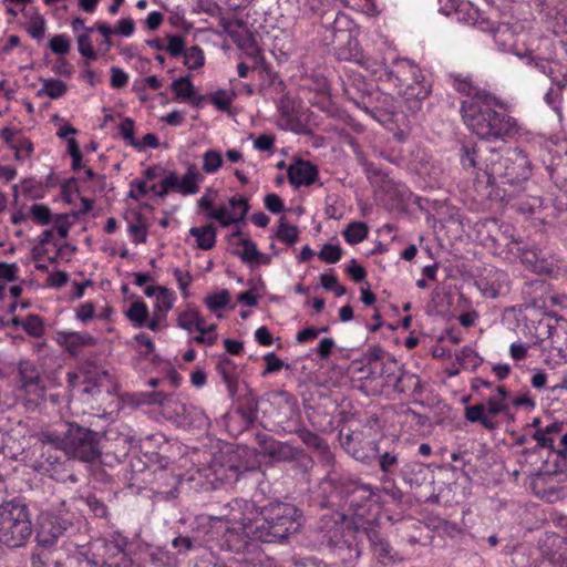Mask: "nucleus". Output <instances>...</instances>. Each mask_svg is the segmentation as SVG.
I'll return each instance as SVG.
<instances>
[{"label": "nucleus", "instance_id": "16", "mask_svg": "<svg viewBox=\"0 0 567 567\" xmlns=\"http://www.w3.org/2000/svg\"><path fill=\"white\" fill-rule=\"evenodd\" d=\"M533 484L535 487H542V496L549 503L567 497V481L548 471H538Z\"/></svg>", "mask_w": 567, "mask_h": 567}, {"label": "nucleus", "instance_id": "47", "mask_svg": "<svg viewBox=\"0 0 567 567\" xmlns=\"http://www.w3.org/2000/svg\"><path fill=\"white\" fill-rule=\"evenodd\" d=\"M223 166V157L220 152L208 150L203 154V171L207 174L216 173Z\"/></svg>", "mask_w": 567, "mask_h": 567}, {"label": "nucleus", "instance_id": "38", "mask_svg": "<svg viewBox=\"0 0 567 567\" xmlns=\"http://www.w3.org/2000/svg\"><path fill=\"white\" fill-rule=\"evenodd\" d=\"M42 87L38 91L39 95H47L51 99L62 97L66 91V84L59 79H41Z\"/></svg>", "mask_w": 567, "mask_h": 567}, {"label": "nucleus", "instance_id": "5", "mask_svg": "<svg viewBox=\"0 0 567 567\" xmlns=\"http://www.w3.org/2000/svg\"><path fill=\"white\" fill-rule=\"evenodd\" d=\"M501 158V150L488 146L484 141L463 144L461 148L462 167L474 175L478 182L493 185L494 172L497 161Z\"/></svg>", "mask_w": 567, "mask_h": 567}, {"label": "nucleus", "instance_id": "42", "mask_svg": "<svg viewBox=\"0 0 567 567\" xmlns=\"http://www.w3.org/2000/svg\"><path fill=\"white\" fill-rule=\"evenodd\" d=\"M460 365L465 370L474 371L477 369L483 359L470 347H464L457 355Z\"/></svg>", "mask_w": 567, "mask_h": 567}, {"label": "nucleus", "instance_id": "60", "mask_svg": "<svg viewBox=\"0 0 567 567\" xmlns=\"http://www.w3.org/2000/svg\"><path fill=\"white\" fill-rule=\"evenodd\" d=\"M340 555H342L343 560L348 561H355L358 560L362 555V549L358 544H351L344 542L339 547Z\"/></svg>", "mask_w": 567, "mask_h": 567}, {"label": "nucleus", "instance_id": "14", "mask_svg": "<svg viewBox=\"0 0 567 567\" xmlns=\"http://www.w3.org/2000/svg\"><path fill=\"white\" fill-rule=\"evenodd\" d=\"M364 534L379 563L384 566H392L403 560V557L394 550L388 539L375 527H365Z\"/></svg>", "mask_w": 567, "mask_h": 567}, {"label": "nucleus", "instance_id": "12", "mask_svg": "<svg viewBox=\"0 0 567 567\" xmlns=\"http://www.w3.org/2000/svg\"><path fill=\"white\" fill-rule=\"evenodd\" d=\"M515 259H519L522 264L537 274H550L556 267V260L553 257L547 256L536 246H527L523 240L519 243L518 251L511 254L509 260Z\"/></svg>", "mask_w": 567, "mask_h": 567}, {"label": "nucleus", "instance_id": "20", "mask_svg": "<svg viewBox=\"0 0 567 567\" xmlns=\"http://www.w3.org/2000/svg\"><path fill=\"white\" fill-rule=\"evenodd\" d=\"M318 168L308 161L296 159L287 169L288 181L295 187L309 186L318 177Z\"/></svg>", "mask_w": 567, "mask_h": 567}, {"label": "nucleus", "instance_id": "25", "mask_svg": "<svg viewBox=\"0 0 567 567\" xmlns=\"http://www.w3.org/2000/svg\"><path fill=\"white\" fill-rule=\"evenodd\" d=\"M533 439L537 444L534 447L524 449L520 452V457L518 460L519 464L536 465L538 463L542 449H548L549 451L554 449V440L547 436V433L543 429L537 430L533 434Z\"/></svg>", "mask_w": 567, "mask_h": 567}, {"label": "nucleus", "instance_id": "44", "mask_svg": "<svg viewBox=\"0 0 567 567\" xmlns=\"http://www.w3.org/2000/svg\"><path fill=\"white\" fill-rule=\"evenodd\" d=\"M379 446V442L375 441H367L362 443L359 447H354L352 451V455L357 461H360L367 465H374V460H367L370 457L372 453H377Z\"/></svg>", "mask_w": 567, "mask_h": 567}, {"label": "nucleus", "instance_id": "1", "mask_svg": "<svg viewBox=\"0 0 567 567\" xmlns=\"http://www.w3.org/2000/svg\"><path fill=\"white\" fill-rule=\"evenodd\" d=\"M231 511H246L252 517L248 524V533H252L256 542L285 544L302 526L301 512L290 503L272 502L257 507L251 501L236 499Z\"/></svg>", "mask_w": 567, "mask_h": 567}, {"label": "nucleus", "instance_id": "33", "mask_svg": "<svg viewBox=\"0 0 567 567\" xmlns=\"http://www.w3.org/2000/svg\"><path fill=\"white\" fill-rule=\"evenodd\" d=\"M189 234L196 238L199 249L209 250L215 246L216 229L210 224L202 227H192Z\"/></svg>", "mask_w": 567, "mask_h": 567}, {"label": "nucleus", "instance_id": "45", "mask_svg": "<svg viewBox=\"0 0 567 567\" xmlns=\"http://www.w3.org/2000/svg\"><path fill=\"white\" fill-rule=\"evenodd\" d=\"M82 499L94 517L109 519V507L102 499L96 497V495L90 494Z\"/></svg>", "mask_w": 567, "mask_h": 567}, {"label": "nucleus", "instance_id": "61", "mask_svg": "<svg viewBox=\"0 0 567 567\" xmlns=\"http://www.w3.org/2000/svg\"><path fill=\"white\" fill-rule=\"evenodd\" d=\"M264 360L266 362V369L261 372L262 377H266L270 373L280 371L286 364L281 359H279L275 352L267 353L264 357ZM289 365H287L288 368Z\"/></svg>", "mask_w": 567, "mask_h": 567}, {"label": "nucleus", "instance_id": "64", "mask_svg": "<svg viewBox=\"0 0 567 567\" xmlns=\"http://www.w3.org/2000/svg\"><path fill=\"white\" fill-rule=\"evenodd\" d=\"M19 371H20L22 386H24L28 381H31L33 383V382H38L39 380H41L39 373L34 369V367L29 362L20 363Z\"/></svg>", "mask_w": 567, "mask_h": 567}, {"label": "nucleus", "instance_id": "41", "mask_svg": "<svg viewBox=\"0 0 567 567\" xmlns=\"http://www.w3.org/2000/svg\"><path fill=\"white\" fill-rule=\"evenodd\" d=\"M65 344L70 352L79 348L95 344V339L89 333L70 332L65 337Z\"/></svg>", "mask_w": 567, "mask_h": 567}, {"label": "nucleus", "instance_id": "24", "mask_svg": "<svg viewBox=\"0 0 567 567\" xmlns=\"http://www.w3.org/2000/svg\"><path fill=\"white\" fill-rule=\"evenodd\" d=\"M216 370L225 383L231 399L237 395L239 389V374L237 364L227 357L220 358Z\"/></svg>", "mask_w": 567, "mask_h": 567}, {"label": "nucleus", "instance_id": "51", "mask_svg": "<svg viewBox=\"0 0 567 567\" xmlns=\"http://www.w3.org/2000/svg\"><path fill=\"white\" fill-rule=\"evenodd\" d=\"M30 215L34 223L39 225H49L52 219L50 208L43 204H34L30 208Z\"/></svg>", "mask_w": 567, "mask_h": 567}, {"label": "nucleus", "instance_id": "48", "mask_svg": "<svg viewBox=\"0 0 567 567\" xmlns=\"http://www.w3.org/2000/svg\"><path fill=\"white\" fill-rule=\"evenodd\" d=\"M184 64L190 70H197L204 65V52L198 45H193L185 50Z\"/></svg>", "mask_w": 567, "mask_h": 567}, {"label": "nucleus", "instance_id": "2", "mask_svg": "<svg viewBox=\"0 0 567 567\" xmlns=\"http://www.w3.org/2000/svg\"><path fill=\"white\" fill-rule=\"evenodd\" d=\"M501 107L498 100L489 93H476L475 99L462 102L461 114L467 128L482 141L492 142L517 133L516 120Z\"/></svg>", "mask_w": 567, "mask_h": 567}, {"label": "nucleus", "instance_id": "21", "mask_svg": "<svg viewBox=\"0 0 567 567\" xmlns=\"http://www.w3.org/2000/svg\"><path fill=\"white\" fill-rule=\"evenodd\" d=\"M493 247L499 255H504L506 259H511L512 252L519 249L520 238H516L514 227L509 224H502L495 235L491 236Z\"/></svg>", "mask_w": 567, "mask_h": 567}, {"label": "nucleus", "instance_id": "34", "mask_svg": "<svg viewBox=\"0 0 567 567\" xmlns=\"http://www.w3.org/2000/svg\"><path fill=\"white\" fill-rule=\"evenodd\" d=\"M204 540L195 533L193 535H177L173 538L171 545L176 550L178 555H187L189 551H193L199 547H202Z\"/></svg>", "mask_w": 567, "mask_h": 567}, {"label": "nucleus", "instance_id": "31", "mask_svg": "<svg viewBox=\"0 0 567 567\" xmlns=\"http://www.w3.org/2000/svg\"><path fill=\"white\" fill-rule=\"evenodd\" d=\"M239 245L243 246V250L238 251L236 254L240 257V259L244 262H247V264L256 262V264H262V265L269 264V261H270L269 257L264 255L262 252H260L257 249L256 244L251 239L243 238V239H240Z\"/></svg>", "mask_w": 567, "mask_h": 567}, {"label": "nucleus", "instance_id": "3", "mask_svg": "<svg viewBox=\"0 0 567 567\" xmlns=\"http://www.w3.org/2000/svg\"><path fill=\"white\" fill-rule=\"evenodd\" d=\"M102 434L75 422L65 423V430L49 435V441L70 457L93 463L102 454Z\"/></svg>", "mask_w": 567, "mask_h": 567}, {"label": "nucleus", "instance_id": "43", "mask_svg": "<svg viewBox=\"0 0 567 567\" xmlns=\"http://www.w3.org/2000/svg\"><path fill=\"white\" fill-rule=\"evenodd\" d=\"M229 301L230 293L226 289H221L218 292H214L205 297V305L213 312L224 309Z\"/></svg>", "mask_w": 567, "mask_h": 567}, {"label": "nucleus", "instance_id": "9", "mask_svg": "<svg viewBox=\"0 0 567 567\" xmlns=\"http://www.w3.org/2000/svg\"><path fill=\"white\" fill-rule=\"evenodd\" d=\"M241 516L231 514V520L239 524L238 527H228L221 538V549L240 554L248 551L252 546V533H248V524L251 523L252 517L246 511H239Z\"/></svg>", "mask_w": 567, "mask_h": 567}, {"label": "nucleus", "instance_id": "50", "mask_svg": "<svg viewBox=\"0 0 567 567\" xmlns=\"http://www.w3.org/2000/svg\"><path fill=\"white\" fill-rule=\"evenodd\" d=\"M78 50L80 54L89 61H94L97 58L95 50L92 47L91 38L87 33L78 34L76 37Z\"/></svg>", "mask_w": 567, "mask_h": 567}, {"label": "nucleus", "instance_id": "4", "mask_svg": "<svg viewBox=\"0 0 567 567\" xmlns=\"http://www.w3.org/2000/svg\"><path fill=\"white\" fill-rule=\"evenodd\" d=\"M33 533L28 505L14 498L0 505V543L9 548L24 546Z\"/></svg>", "mask_w": 567, "mask_h": 567}, {"label": "nucleus", "instance_id": "53", "mask_svg": "<svg viewBox=\"0 0 567 567\" xmlns=\"http://www.w3.org/2000/svg\"><path fill=\"white\" fill-rule=\"evenodd\" d=\"M123 140L131 146L138 147L140 142L134 136V121L125 117L118 125Z\"/></svg>", "mask_w": 567, "mask_h": 567}, {"label": "nucleus", "instance_id": "7", "mask_svg": "<svg viewBox=\"0 0 567 567\" xmlns=\"http://www.w3.org/2000/svg\"><path fill=\"white\" fill-rule=\"evenodd\" d=\"M532 174L530 162L520 148H506L501 152L494 172L493 185L496 183L516 185L527 181Z\"/></svg>", "mask_w": 567, "mask_h": 567}, {"label": "nucleus", "instance_id": "11", "mask_svg": "<svg viewBox=\"0 0 567 567\" xmlns=\"http://www.w3.org/2000/svg\"><path fill=\"white\" fill-rule=\"evenodd\" d=\"M509 408L504 401L496 398H488L486 403H480L465 408V419L471 423H480L484 429L494 431L498 423L494 417L498 414L508 415Z\"/></svg>", "mask_w": 567, "mask_h": 567}, {"label": "nucleus", "instance_id": "59", "mask_svg": "<svg viewBox=\"0 0 567 567\" xmlns=\"http://www.w3.org/2000/svg\"><path fill=\"white\" fill-rule=\"evenodd\" d=\"M297 434L299 439L308 446L313 449H321L323 445L322 439L317 435L315 432L308 430V429H299L297 430Z\"/></svg>", "mask_w": 567, "mask_h": 567}, {"label": "nucleus", "instance_id": "10", "mask_svg": "<svg viewBox=\"0 0 567 567\" xmlns=\"http://www.w3.org/2000/svg\"><path fill=\"white\" fill-rule=\"evenodd\" d=\"M538 329H545L548 342L544 349H548L549 355L555 358V363L567 361V321L545 318L539 321Z\"/></svg>", "mask_w": 567, "mask_h": 567}, {"label": "nucleus", "instance_id": "49", "mask_svg": "<svg viewBox=\"0 0 567 567\" xmlns=\"http://www.w3.org/2000/svg\"><path fill=\"white\" fill-rule=\"evenodd\" d=\"M22 329L33 338H41L44 334V323L38 315H28L23 319Z\"/></svg>", "mask_w": 567, "mask_h": 567}, {"label": "nucleus", "instance_id": "26", "mask_svg": "<svg viewBox=\"0 0 567 567\" xmlns=\"http://www.w3.org/2000/svg\"><path fill=\"white\" fill-rule=\"evenodd\" d=\"M367 460H369V456ZM370 460H374V465H377L384 475H393L400 464L399 454L393 450L383 449L380 443L377 453H372Z\"/></svg>", "mask_w": 567, "mask_h": 567}, {"label": "nucleus", "instance_id": "36", "mask_svg": "<svg viewBox=\"0 0 567 567\" xmlns=\"http://www.w3.org/2000/svg\"><path fill=\"white\" fill-rule=\"evenodd\" d=\"M369 234V228L365 223L362 221H352L350 223L342 235L346 241L350 245H357L363 241Z\"/></svg>", "mask_w": 567, "mask_h": 567}, {"label": "nucleus", "instance_id": "37", "mask_svg": "<svg viewBox=\"0 0 567 567\" xmlns=\"http://www.w3.org/2000/svg\"><path fill=\"white\" fill-rule=\"evenodd\" d=\"M450 78L452 80L453 87L457 92L466 95L468 99H475L476 93H486L485 91H482L478 87H476L473 84L470 76H467V75L451 74Z\"/></svg>", "mask_w": 567, "mask_h": 567}, {"label": "nucleus", "instance_id": "6", "mask_svg": "<svg viewBox=\"0 0 567 567\" xmlns=\"http://www.w3.org/2000/svg\"><path fill=\"white\" fill-rule=\"evenodd\" d=\"M82 520L70 512H50L41 516L35 539L39 546L50 548L62 537L71 538L80 530Z\"/></svg>", "mask_w": 567, "mask_h": 567}, {"label": "nucleus", "instance_id": "55", "mask_svg": "<svg viewBox=\"0 0 567 567\" xmlns=\"http://www.w3.org/2000/svg\"><path fill=\"white\" fill-rule=\"evenodd\" d=\"M28 33L37 40H41L44 35L45 31V21L42 16H40L38 12L34 13L33 17H31L29 27H28Z\"/></svg>", "mask_w": 567, "mask_h": 567}, {"label": "nucleus", "instance_id": "30", "mask_svg": "<svg viewBox=\"0 0 567 567\" xmlns=\"http://www.w3.org/2000/svg\"><path fill=\"white\" fill-rule=\"evenodd\" d=\"M157 480L161 481L158 483L157 494L164 499H174L178 496V485L181 484L179 476L162 471Z\"/></svg>", "mask_w": 567, "mask_h": 567}, {"label": "nucleus", "instance_id": "63", "mask_svg": "<svg viewBox=\"0 0 567 567\" xmlns=\"http://www.w3.org/2000/svg\"><path fill=\"white\" fill-rule=\"evenodd\" d=\"M49 45L55 54L64 55L70 51V41L64 34L54 35Z\"/></svg>", "mask_w": 567, "mask_h": 567}, {"label": "nucleus", "instance_id": "54", "mask_svg": "<svg viewBox=\"0 0 567 567\" xmlns=\"http://www.w3.org/2000/svg\"><path fill=\"white\" fill-rule=\"evenodd\" d=\"M519 59L525 60L527 65H530L538 70L540 73L545 74L547 69L549 68L553 60H546L543 58H536L532 54V52L527 51L524 54L517 53Z\"/></svg>", "mask_w": 567, "mask_h": 567}, {"label": "nucleus", "instance_id": "23", "mask_svg": "<svg viewBox=\"0 0 567 567\" xmlns=\"http://www.w3.org/2000/svg\"><path fill=\"white\" fill-rule=\"evenodd\" d=\"M261 453L277 462H289L299 458L302 451L289 443L268 439L261 442Z\"/></svg>", "mask_w": 567, "mask_h": 567}, {"label": "nucleus", "instance_id": "32", "mask_svg": "<svg viewBox=\"0 0 567 567\" xmlns=\"http://www.w3.org/2000/svg\"><path fill=\"white\" fill-rule=\"evenodd\" d=\"M177 326L189 333L193 331L204 332V318L196 309H187L179 313Z\"/></svg>", "mask_w": 567, "mask_h": 567}, {"label": "nucleus", "instance_id": "8", "mask_svg": "<svg viewBox=\"0 0 567 567\" xmlns=\"http://www.w3.org/2000/svg\"><path fill=\"white\" fill-rule=\"evenodd\" d=\"M128 540L120 533H113L110 537L97 538L89 543L86 550H81L79 555L91 567H109V563L118 557L122 549H126Z\"/></svg>", "mask_w": 567, "mask_h": 567}, {"label": "nucleus", "instance_id": "52", "mask_svg": "<svg viewBox=\"0 0 567 567\" xmlns=\"http://www.w3.org/2000/svg\"><path fill=\"white\" fill-rule=\"evenodd\" d=\"M342 256V249L338 245L326 244L318 254L319 259L328 264H336Z\"/></svg>", "mask_w": 567, "mask_h": 567}, {"label": "nucleus", "instance_id": "40", "mask_svg": "<svg viewBox=\"0 0 567 567\" xmlns=\"http://www.w3.org/2000/svg\"><path fill=\"white\" fill-rule=\"evenodd\" d=\"M545 75H547L559 90L567 85V66L558 61L553 60Z\"/></svg>", "mask_w": 567, "mask_h": 567}, {"label": "nucleus", "instance_id": "39", "mask_svg": "<svg viewBox=\"0 0 567 567\" xmlns=\"http://www.w3.org/2000/svg\"><path fill=\"white\" fill-rule=\"evenodd\" d=\"M275 236L284 244L293 245L299 239V229L297 226L287 224L285 217H281Z\"/></svg>", "mask_w": 567, "mask_h": 567}, {"label": "nucleus", "instance_id": "15", "mask_svg": "<svg viewBox=\"0 0 567 567\" xmlns=\"http://www.w3.org/2000/svg\"><path fill=\"white\" fill-rule=\"evenodd\" d=\"M341 486H342V493L350 498L349 506L353 509V513L357 516L363 517L364 513L361 511L362 507L359 505V503L355 499V494H359V498L361 499H368V501H375L378 502V488L372 487L370 484H364L360 481L352 480V478H341L340 480Z\"/></svg>", "mask_w": 567, "mask_h": 567}, {"label": "nucleus", "instance_id": "58", "mask_svg": "<svg viewBox=\"0 0 567 567\" xmlns=\"http://www.w3.org/2000/svg\"><path fill=\"white\" fill-rule=\"evenodd\" d=\"M207 216L213 219H217L223 227H227L230 224L237 223L235 219V214H229L226 207L220 206L217 209H210L207 213Z\"/></svg>", "mask_w": 567, "mask_h": 567}, {"label": "nucleus", "instance_id": "28", "mask_svg": "<svg viewBox=\"0 0 567 567\" xmlns=\"http://www.w3.org/2000/svg\"><path fill=\"white\" fill-rule=\"evenodd\" d=\"M550 474L558 475L567 481V449L548 451L547 458L544 461V468Z\"/></svg>", "mask_w": 567, "mask_h": 567}, {"label": "nucleus", "instance_id": "46", "mask_svg": "<svg viewBox=\"0 0 567 567\" xmlns=\"http://www.w3.org/2000/svg\"><path fill=\"white\" fill-rule=\"evenodd\" d=\"M360 164L363 167L367 178L372 184H378V183H381L384 185L390 184V179H389L388 175L384 174L381 169H379L373 163H371L364 158H360Z\"/></svg>", "mask_w": 567, "mask_h": 567}, {"label": "nucleus", "instance_id": "27", "mask_svg": "<svg viewBox=\"0 0 567 567\" xmlns=\"http://www.w3.org/2000/svg\"><path fill=\"white\" fill-rule=\"evenodd\" d=\"M384 354L385 351L380 346L370 347L364 352L363 361L368 371L367 379L375 380L383 374L385 365L382 363V359Z\"/></svg>", "mask_w": 567, "mask_h": 567}, {"label": "nucleus", "instance_id": "35", "mask_svg": "<svg viewBox=\"0 0 567 567\" xmlns=\"http://www.w3.org/2000/svg\"><path fill=\"white\" fill-rule=\"evenodd\" d=\"M148 313V308L143 300L134 301L125 311V316L131 322H133L135 328H143L146 326Z\"/></svg>", "mask_w": 567, "mask_h": 567}, {"label": "nucleus", "instance_id": "18", "mask_svg": "<svg viewBox=\"0 0 567 567\" xmlns=\"http://www.w3.org/2000/svg\"><path fill=\"white\" fill-rule=\"evenodd\" d=\"M204 176L198 172L195 164L188 166L186 174L179 178L176 173L171 172L166 176V185L174 186V192L184 196L196 194L199 189L198 184L203 182Z\"/></svg>", "mask_w": 567, "mask_h": 567}, {"label": "nucleus", "instance_id": "13", "mask_svg": "<svg viewBox=\"0 0 567 567\" xmlns=\"http://www.w3.org/2000/svg\"><path fill=\"white\" fill-rule=\"evenodd\" d=\"M477 289L485 298L496 299L511 291V279L506 271L491 269L475 281Z\"/></svg>", "mask_w": 567, "mask_h": 567}, {"label": "nucleus", "instance_id": "62", "mask_svg": "<svg viewBox=\"0 0 567 567\" xmlns=\"http://www.w3.org/2000/svg\"><path fill=\"white\" fill-rule=\"evenodd\" d=\"M165 50L174 58L182 55L185 52V40L181 35H169L168 43Z\"/></svg>", "mask_w": 567, "mask_h": 567}, {"label": "nucleus", "instance_id": "29", "mask_svg": "<svg viewBox=\"0 0 567 567\" xmlns=\"http://www.w3.org/2000/svg\"><path fill=\"white\" fill-rule=\"evenodd\" d=\"M173 92L176 94V97L182 101H187L192 103L194 106H199L203 96H197L195 93V87L189 79V76H182L171 84Z\"/></svg>", "mask_w": 567, "mask_h": 567}, {"label": "nucleus", "instance_id": "56", "mask_svg": "<svg viewBox=\"0 0 567 567\" xmlns=\"http://www.w3.org/2000/svg\"><path fill=\"white\" fill-rule=\"evenodd\" d=\"M174 295L164 287L156 297V309L158 312L166 313L173 308Z\"/></svg>", "mask_w": 567, "mask_h": 567}, {"label": "nucleus", "instance_id": "17", "mask_svg": "<svg viewBox=\"0 0 567 567\" xmlns=\"http://www.w3.org/2000/svg\"><path fill=\"white\" fill-rule=\"evenodd\" d=\"M321 23L326 28L324 39L332 44L341 41V33H351L352 21L340 11H326L321 17Z\"/></svg>", "mask_w": 567, "mask_h": 567}, {"label": "nucleus", "instance_id": "57", "mask_svg": "<svg viewBox=\"0 0 567 567\" xmlns=\"http://www.w3.org/2000/svg\"><path fill=\"white\" fill-rule=\"evenodd\" d=\"M229 205L234 209L235 219L237 223H241L245 220V217L249 210L248 200L244 197H233L229 199Z\"/></svg>", "mask_w": 567, "mask_h": 567}, {"label": "nucleus", "instance_id": "22", "mask_svg": "<svg viewBox=\"0 0 567 567\" xmlns=\"http://www.w3.org/2000/svg\"><path fill=\"white\" fill-rule=\"evenodd\" d=\"M360 85H364V82L360 81L358 85L355 84V82L346 84L344 92L346 94H348L349 99L353 101V103L359 109H361L375 121L380 123L388 121L390 118V115L393 113L392 111L384 107L370 106L369 103L365 101L364 95L355 96V94L360 92Z\"/></svg>", "mask_w": 567, "mask_h": 567}, {"label": "nucleus", "instance_id": "19", "mask_svg": "<svg viewBox=\"0 0 567 567\" xmlns=\"http://www.w3.org/2000/svg\"><path fill=\"white\" fill-rule=\"evenodd\" d=\"M342 40L333 44L334 55L340 61H351L369 68L368 60L362 54L359 41L352 33H341Z\"/></svg>", "mask_w": 567, "mask_h": 567}]
</instances>
